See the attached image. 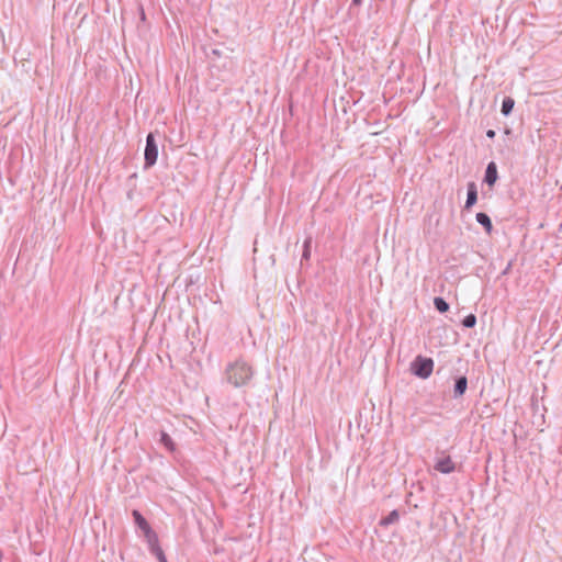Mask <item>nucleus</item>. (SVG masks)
Returning a JSON list of instances; mask_svg holds the SVG:
<instances>
[{
    "instance_id": "f257e3e1",
    "label": "nucleus",
    "mask_w": 562,
    "mask_h": 562,
    "mask_svg": "<svg viewBox=\"0 0 562 562\" xmlns=\"http://www.w3.org/2000/svg\"><path fill=\"white\" fill-rule=\"evenodd\" d=\"M254 375L252 366L244 359L228 363L224 371L225 381L237 389L248 386Z\"/></svg>"
},
{
    "instance_id": "f03ea898",
    "label": "nucleus",
    "mask_w": 562,
    "mask_h": 562,
    "mask_svg": "<svg viewBox=\"0 0 562 562\" xmlns=\"http://www.w3.org/2000/svg\"><path fill=\"white\" fill-rule=\"evenodd\" d=\"M411 370L414 375L420 379H427L432 373L434 360L431 358L417 356L412 362Z\"/></svg>"
},
{
    "instance_id": "7ed1b4c3",
    "label": "nucleus",
    "mask_w": 562,
    "mask_h": 562,
    "mask_svg": "<svg viewBox=\"0 0 562 562\" xmlns=\"http://www.w3.org/2000/svg\"><path fill=\"white\" fill-rule=\"evenodd\" d=\"M158 158V145L154 133H149L146 137V146L144 151V168H151Z\"/></svg>"
},
{
    "instance_id": "20e7f679",
    "label": "nucleus",
    "mask_w": 562,
    "mask_h": 562,
    "mask_svg": "<svg viewBox=\"0 0 562 562\" xmlns=\"http://www.w3.org/2000/svg\"><path fill=\"white\" fill-rule=\"evenodd\" d=\"M144 537L153 555H156L158 552H162V549L159 546L158 536L153 529L147 530L144 533Z\"/></svg>"
},
{
    "instance_id": "39448f33",
    "label": "nucleus",
    "mask_w": 562,
    "mask_h": 562,
    "mask_svg": "<svg viewBox=\"0 0 562 562\" xmlns=\"http://www.w3.org/2000/svg\"><path fill=\"white\" fill-rule=\"evenodd\" d=\"M498 179L497 166L494 161L487 164L484 175V182L493 187Z\"/></svg>"
},
{
    "instance_id": "423d86ee",
    "label": "nucleus",
    "mask_w": 562,
    "mask_h": 562,
    "mask_svg": "<svg viewBox=\"0 0 562 562\" xmlns=\"http://www.w3.org/2000/svg\"><path fill=\"white\" fill-rule=\"evenodd\" d=\"M435 470L443 473L449 474L454 471L456 465L450 457H445L442 459H439L435 464Z\"/></svg>"
},
{
    "instance_id": "0eeeda50",
    "label": "nucleus",
    "mask_w": 562,
    "mask_h": 562,
    "mask_svg": "<svg viewBox=\"0 0 562 562\" xmlns=\"http://www.w3.org/2000/svg\"><path fill=\"white\" fill-rule=\"evenodd\" d=\"M477 201V188L474 182L468 183L467 201L464 204L465 210H470Z\"/></svg>"
},
{
    "instance_id": "6e6552de",
    "label": "nucleus",
    "mask_w": 562,
    "mask_h": 562,
    "mask_svg": "<svg viewBox=\"0 0 562 562\" xmlns=\"http://www.w3.org/2000/svg\"><path fill=\"white\" fill-rule=\"evenodd\" d=\"M468 389V379L467 376L462 375L456 379L454 386H453V397L459 398L461 397Z\"/></svg>"
},
{
    "instance_id": "1a4fd4ad",
    "label": "nucleus",
    "mask_w": 562,
    "mask_h": 562,
    "mask_svg": "<svg viewBox=\"0 0 562 562\" xmlns=\"http://www.w3.org/2000/svg\"><path fill=\"white\" fill-rule=\"evenodd\" d=\"M135 525L145 533L147 530H150L151 527L145 517L136 509L132 512Z\"/></svg>"
},
{
    "instance_id": "9d476101",
    "label": "nucleus",
    "mask_w": 562,
    "mask_h": 562,
    "mask_svg": "<svg viewBox=\"0 0 562 562\" xmlns=\"http://www.w3.org/2000/svg\"><path fill=\"white\" fill-rule=\"evenodd\" d=\"M476 218V222L479 224H481L485 232L490 235L493 231V224H492V221H491V217L484 213V212H479L475 216Z\"/></svg>"
},
{
    "instance_id": "9b49d317",
    "label": "nucleus",
    "mask_w": 562,
    "mask_h": 562,
    "mask_svg": "<svg viewBox=\"0 0 562 562\" xmlns=\"http://www.w3.org/2000/svg\"><path fill=\"white\" fill-rule=\"evenodd\" d=\"M159 442L169 451L175 452L176 451V443L173 442L172 438L164 430L159 432Z\"/></svg>"
},
{
    "instance_id": "f8f14e48",
    "label": "nucleus",
    "mask_w": 562,
    "mask_h": 562,
    "mask_svg": "<svg viewBox=\"0 0 562 562\" xmlns=\"http://www.w3.org/2000/svg\"><path fill=\"white\" fill-rule=\"evenodd\" d=\"M514 105H515L514 99H512L510 97L504 98V100L502 102V108H501L502 114L504 116H508L512 113Z\"/></svg>"
},
{
    "instance_id": "ddd939ff",
    "label": "nucleus",
    "mask_w": 562,
    "mask_h": 562,
    "mask_svg": "<svg viewBox=\"0 0 562 562\" xmlns=\"http://www.w3.org/2000/svg\"><path fill=\"white\" fill-rule=\"evenodd\" d=\"M398 519H400V514L396 509H394L386 517L381 519L380 525L386 527L389 525L397 522Z\"/></svg>"
},
{
    "instance_id": "4468645a",
    "label": "nucleus",
    "mask_w": 562,
    "mask_h": 562,
    "mask_svg": "<svg viewBox=\"0 0 562 562\" xmlns=\"http://www.w3.org/2000/svg\"><path fill=\"white\" fill-rule=\"evenodd\" d=\"M434 305H435L436 310L440 313H446L449 310L448 302L443 297H440V296L435 297Z\"/></svg>"
},
{
    "instance_id": "2eb2a0df",
    "label": "nucleus",
    "mask_w": 562,
    "mask_h": 562,
    "mask_svg": "<svg viewBox=\"0 0 562 562\" xmlns=\"http://www.w3.org/2000/svg\"><path fill=\"white\" fill-rule=\"evenodd\" d=\"M311 246H312V238L308 237L304 240L303 244V254H302V260H308L311 257Z\"/></svg>"
},
{
    "instance_id": "dca6fc26",
    "label": "nucleus",
    "mask_w": 562,
    "mask_h": 562,
    "mask_svg": "<svg viewBox=\"0 0 562 562\" xmlns=\"http://www.w3.org/2000/svg\"><path fill=\"white\" fill-rule=\"evenodd\" d=\"M462 325L467 328H473L476 325V316L474 314L467 315L462 321Z\"/></svg>"
},
{
    "instance_id": "f3484780",
    "label": "nucleus",
    "mask_w": 562,
    "mask_h": 562,
    "mask_svg": "<svg viewBox=\"0 0 562 562\" xmlns=\"http://www.w3.org/2000/svg\"><path fill=\"white\" fill-rule=\"evenodd\" d=\"M155 557L158 560V562H168L164 551L162 552H158Z\"/></svg>"
},
{
    "instance_id": "a211bd4d",
    "label": "nucleus",
    "mask_w": 562,
    "mask_h": 562,
    "mask_svg": "<svg viewBox=\"0 0 562 562\" xmlns=\"http://www.w3.org/2000/svg\"><path fill=\"white\" fill-rule=\"evenodd\" d=\"M486 136L491 139H493L495 136H496V133L494 130H487L486 131Z\"/></svg>"
},
{
    "instance_id": "6ab92c4d",
    "label": "nucleus",
    "mask_w": 562,
    "mask_h": 562,
    "mask_svg": "<svg viewBox=\"0 0 562 562\" xmlns=\"http://www.w3.org/2000/svg\"><path fill=\"white\" fill-rule=\"evenodd\" d=\"M362 0H352V5H360Z\"/></svg>"
}]
</instances>
